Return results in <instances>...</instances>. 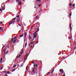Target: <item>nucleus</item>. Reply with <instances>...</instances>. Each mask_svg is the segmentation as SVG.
Listing matches in <instances>:
<instances>
[{
  "label": "nucleus",
  "instance_id": "nucleus-27",
  "mask_svg": "<svg viewBox=\"0 0 76 76\" xmlns=\"http://www.w3.org/2000/svg\"><path fill=\"white\" fill-rule=\"evenodd\" d=\"M62 73L63 74H64V71H62Z\"/></svg>",
  "mask_w": 76,
  "mask_h": 76
},
{
  "label": "nucleus",
  "instance_id": "nucleus-57",
  "mask_svg": "<svg viewBox=\"0 0 76 76\" xmlns=\"http://www.w3.org/2000/svg\"><path fill=\"white\" fill-rule=\"evenodd\" d=\"M40 10H41V11H42V10L40 9Z\"/></svg>",
  "mask_w": 76,
  "mask_h": 76
},
{
  "label": "nucleus",
  "instance_id": "nucleus-40",
  "mask_svg": "<svg viewBox=\"0 0 76 76\" xmlns=\"http://www.w3.org/2000/svg\"><path fill=\"white\" fill-rule=\"evenodd\" d=\"M31 36H29V39H31Z\"/></svg>",
  "mask_w": 76,
  "mask_h": 76
},
{
  "label": "nucleus",
  "instance_id": "nucleus-23",
  "mask_svg": "<svg viewBox=\"0 0 76 76\" xmlns=\"http://www.w3.org/2000/svg\"><path fill=\"white\" fill-rule=\"evenodd\" d=\"M27 59V58H26V59H25V58H24V62H25L26 60V59Z\"/></svg>",
  "mask_w": 76,
  "mask_h": 76
},
{
  "label": "nucleus",
  "instance_id": "nucleus-59",
  "mask_svg": "<svg viewBox=\"0 0 76 76\" xmlns=\"http://www.w3.org/2000/svg\"><path fill=\"white\" fill-rule=\"evenodd\" d=\"M25 1V0H23V1Z\"/></svg>",
  "mask_w": 76,
  "mask_h": 76
},
{
  "label": "nucleus",
  "instance_id": "nucleus-12",
  "mask_svg": "<svg viewBox=\"0 0 76 76\" xmlns=\"http://www.w3.org/2000/svg\"><path fill=\"white\" fill-rule=\"evenodd\" d=\"M16 69H12V72H14V71H15V70Z\"/></svg>",
  "mask_w": 76,
  "mask_h": 76
},
{
  "label": "nucleus",
  "instance_id": "nucleus-32",
  "mask_svg": "<svg viewBox=\"0 0 76 76\" xmlns=\"http://www.w3.org/2000/svg\"><path fill=\"white\" fill-rule=\"evenodd\" d=\"M4 52H6V50H5V49L4 50Z\"/></svg>",
  "mask_w": 76,
  "mask_h": 76
},
{
  "label": "nucleus",
  "instance_id": "nucleus-7",
  "mask_svg": "<svg viewBox=\"0 0 76 76\" xmlns=\"http://www.w3.org/2000/svg\"><path fill=\"white\" fill-rule=\"evenodd\" d=\"M72 24H71L69 26V28H70L71 29H72Z\"/></svg>",
  "mask_w": 76,
  "mask_h": 76
},
{
  "label": "nucleus",
  "instance_id": "nucleus-64",
  "mask_svg": "<svg viewBox=\"0 0 76 76\" xmlns=\"http://www.w3.org/2000/svg\"><path fill=\"white\" fill-rule=\"evenodd\" d=\"M34 25H35V24H34Z\"/></svg>",
  "mask_w": 76,
  "mask_h": 76
},
{
  "label": "nucleus",
  "instance_id": "nucleus-60",
  "mask_svg": "<svg viewBox=\"0 0 76 76\" xmlns=\"http://www.w3.org/2000/svg\"><path fill=\"white\" fill-rule=\"evenodd\" d=\"M70 39H72V38H71V37H70Z\"/></svg>",
  "mask_w": 76,
  "mask_h": 76
},
{
  "label": "nucleus",
  "instance_id": "nucleus-38",
  "mask_svg": "<svg viewBox=\"0 0 76 76\" xmlns=\"http://www.w3.org/2000/svg\"><path fill=\"white\" fill-rule=\"evenodd\" d=\"M76 47H75L74 48V50H76Z\"/></svg>",
  "mask_w": 76,
  "mask_h": 76
},
{
  "label": "nucleus",
  "instance_id": "nucleus-9",
  "mask_svg": "<svg viewBox=\"0 0 76 76\" xmlns=\"http://www.w3.org/2000/svg\"><path fill=\"white\" fill-rule=\"evenodd\" d=\"M21 3V1H20L18 2L19 5H20Z\"/></svg>",
  "mask_w": 76,
  "mask_h": 76
},
{
  "label": "nucleus",
  "instance_id": "nucleus-45",
  "mask_svg": "<svg viewBox=\"0 0 76 76\" xmlns=\"http://www.w3.org/2000/svg\"><path fill=\"white\" fill-rule=\"evenodd\" d=\"M1 10H2V9H0V12H1Z\"/></svg>",
  "mask_w": 76,
  "mask_h": 76
},
{
  "label": "nucleus",
  "instance_id": "nucleus-24",
  "mask_svg": "<svg viewBox=\"0 0 76 76\" xmlns=\"http://www.w3.org/2000/svg\"><path fill=\"white\" fill-rule=\"evenodd\" d=\"M16 40H15L13 42V43L15 44V42H16Z\"/></svg>",
  "mask_w": 76,
  "mask_h": 76
},
{
  "label": "nucleus",
  "instance_id": "nucleus-47",
  "mask_svg": "<svg viewBox=\"0 0 76 76\" xmlns=\"http://www.w3.org/2000/svg\"><path fill=\"white\" fill-rule=\"evenodd\" d=\"M34 67H35V64H34Z\"/></svg>",
  "mask_w": 76,
  "mask_h": 76
},
{
  "label": "nucleus",
  "instance_id": "nucleus-35",
  "mask_svg": "<svg viewBox=\"0 0 76 76\" xmlns=\"http://www.w3.org/2000/svg\"><path fill=\"white\" fill-rule=\"evenodd\" d=\"M12 39V40H11V41H12V42H13V39Z\"/></svg>",
  "mask_w": 76,
  "mask_h": 76
},
{
  "label": "nucleus",
  "instance_id": "nucleus-39",
  "mask_svg": "<svg viewBox=\"0 0 76 76\" xmlns=\"http://www.w3.org/2000/svg\"><path fill=\"white\" fill-rule=\"evenodd\" d=\"M8 53V51H7V52L6 53V54H7Z\"/></svg>",
  "mask_w": 76,
  "mask_h": 76
},
{
  "label": "nucleus",
  "instance_id": "nucleus-52",
  "mask_svg": "<svg viewBox=\"0 0 76 76\" xmlns=\"http://www.w3.org/2000/svg\"><path fill=\"white\" fill-rule=\"evenodd\" d=\"M34 38H33V39L32 40V41H34Z\"/></svg>",
  "mask_w": 76,
  "mask_h": 76
},
{
  "label": "nucleus",
  "instance_id": "nucleus-49",
  "mask_svg": "<svg viewBox=\"0 0 76 76\" xmlns=\"http://www.w3.org/2000/svg\"><path fill=\"white\" fill-rule=\"evenodd\" d=\"M36 66H37V67L38 66V65H37V64L36 65Z\"/></svg>",
  "mask_w": 76,
  "mask_h": 76
},
{
  "label": "nucleus",
  "instance_id": "nucleus-37",
  "mask_svg": "<svg viewBox=\"0 0 76 76\" xmlns=\"http://www.w3.org/2000/svg\"><path fill=\"white\" fill-rule=\"evenodd\" d=\"M5 76H8V75H7V74H6L5 75Z\"/></svg>",
  "mask_w": 76,
  "mask_h": 76
},
{
  "label": "nucleus",
  "instance_id": "nucleus-20",
  "mask_svg": "<svg viewBox=\"0 0 76 76\" xmlns=\"http://www.w3.org/2000/svg\"><path fill=\"white\" fill-rule=\"evenodd\" d=\"M34 42H31V45H32V44H33V43H34Z\"/></svg>",
  "mask_w": 76,
  "mask_h": 76
},
{
  "label": "nucleus",
  "instance_id": "nucleus-29",
  "mask_svg": "<svg viewBox=\"0 0 76 76\" xmlns=\"http://www.w3.org/2000/svg\"><path fill=\"white\" fill-rule=\"evenodd\" d=\"M19 1V0H16V1L17 2H18V1Z\"/></svg>",
  "mask_w": 76,
  "mask_h": 76
},
{
  "label": "nucleus",
  "instance_id": "nucleus-43",
  "mask_svg": "<svg viewBox=\"0 0 76 76\" xmlns=\"http://www.w3.org/2000/svg\"><path fill=\"white\" fill-rule=\"evenodd\" d=\"M75 6V4H73V6L74 7V6Z\"/></svg>",
  "mask_w": 76,
  "mask_h": 76
},
{
  "label": "nucleus",
  "instance_id": "nucleus-22",
  "mask_svg": "<svg viewBox=\"0 0 76 76\" xmlns=\"http://www.w3.org/2000/svg\"><path fill=\"white\" fill-rule=\"evenodd\" d=\"M23 52H21L20 53V54H23Z\"/></svg>",
  "mask_w": 76,
  "mask_h": 76
},
{
  "label": "nucleus",
  "instance_id": "nucleus-19",
  "mask_svg": "<svg viewBox=\"0 0 76 76\" xmlns=\"http://www.w3.org/2000/svg\"><path fill=\"white\" fill-rule=\"evenodd\" d=\"M27 45V43L26 42L25 44V47H26V46Z\"/></svg>",
  "mask_w": 76,
  "mask_h": 76
},
{
  "label": "nucleus",
  "instance_id": "nucleus-36",
  "mask_svg": "<svg viewBox=\"0 0 76 76\" xmlns=\"http://www.w3.org/2000/svg\"><path fill=\"white\" fill-rule=\"evenodd\" d=\"M50 72H48L47 74V75H48V74H49V73H50Z\"/></svg>",
  "mask_w": 76,
  "mask_h": 76
},
{
  "label": "nucleus",
  "instance_id": "nucleus-15",
  "mask_svg": "<svg viewBox=\"0 0 76 76\" xmlns=\"http://www.w3.org/2000/svg\"><path fill=\"white\" fill-rule=\"evenodd\" d=\"M54 69H53L52 71V73H53L54 72Z\"/></svg>",
  "mask_w": 76,
  "mask_h": 76
},
{
  "label": "nucleus",
  "instance_id": "nucleus-62",
  "mask_svg": "<svg viewBox=\"0 0 76 76\" xmlns=\"http://www.w3.org/2000/svg\"><path fill=\"white\" fill-rule=\"evenodd\" d=\"M31 28H32V27H31Z\"/></svg>",
  "mask_w": 76,
  "mask_h": 76
},
{
  "label": "nucleus",
  "instance_id": "nucleus-31",
  "mask_svg": "<svg viewBox=\"0 0 76 76\" xmlns=\"http://www.w3.org/2000/svg\"><path fill=\"white\" fill-rule=\"evenodd\" d=\"M3 23V22L2 21H1L0 22V23H1V24Z\"/></svg>",
  "mask_w": 76,
  "mask_h": 76
},
{
  "label": "nucleus",
  "instance_id": "nucleus-13",
  "mask_svg": "<svg viewBox=\"0 0 76 76\" xmlns=\"http://www.w3.org/2000/svg\"><path fill=\"white\" fill-rule=\"evenodd\" d=\"M16 19V17L15 18H14L12 19V20H15Z\"/></svg>",
  "mask_w": 76,
  "mask_h": 76
},
{
  "label": "nucleus",
  "instance_id": "nucleus-26",
  "mask_svg": "<svg viewBox=\"0 0 76 76\" xmlns=\"http://www.w3.org/2000/svg\"><path fill=\"white\" fill-rule=\"evenodd\" d=\"M72 5V3H70L69 5V6H71Z\"/></svg>",
  "mask_w": 76,
  "mask_h": 76
},
{
  "label": "nucleus",
  "instance_id": "nucleus-18",
  "mask_svg": "<svg viewBox=\"0 0 76 76\" xmlns=\"http://www.w3.org/2000/svg\"><path fill=\"white\" fill-rule=\"evenodd\" d=\"M3 67H0V70H2V69H3Z\"/></svg>",
  "mask_w": 76,
  "mask_h": 76
},
{
  "label": "nucleus",
  "instance_id": "nucleus-61",
  "mask_svg": "<svg viewBox=\"0 0 76 76\" xmlns=\"http://www.w3.org/2000/svg\"><path fill=\"white\" fill-rule=\"evenodd\" d=\"M40 62H41V61H40Z\"/></svg>",
  "mask_w": 76,
  "mask_h": 76
},
{
  "label": "nucleus",
  "instance_id": "nucleus-3",
  "mask_svg": "<svg viewBox=\"0 0 76 76\" xmlns=\"http://www.w3.org/2000/svg\"><path fill=\"white\" fill-rule=\"evenodd\" d=\"M36 72V71L35 70V69H33V70L32 71V72H34V74L35 73V72Z\"/></svg>",
  "mask_w": 76,
  "mask_h": 76
},
{
  "label": "nucleus",
  "instance_id": "nucleus-42",
  "mask_svg": "<svg viewBox=\"0 0 76 76\" xmlns=\"http://www.w3.org/2000/svg\"><path fill=\"white\" fill-rule=\"evenodd\" d=\"M26 41V40L25 39V38L24 40V42H25V41Z\"/></svg>",
  "mask_w": 76,
  "mask_h": 76
},
{
  "label": "nucleus",
  "instance_id": "nucleus-25",
  "mask_svg": "<svg viewBox=\"0 0 76 76\" xmlns=\"http://www.w3.org/2000/svg\"><path fill=\"white\" fill-rule=\"evenodd\" d=\"M18 25L19 26H21V25H20V24L19 23L18 24Z\"/></svg>",
  "mask_w": 76,
  "mask_h": 76
},
{
  "label": "nucleus",
  "instance_id": "nucleus-44",
  "mask_svg": "<svg viewBox=\"0 0 76 76\" xmlns=\"http://www.w3.org/2000/svg\"><path fill=\"white\" fill-rule=\"evenodd\" d=\"M4 46H3V47H2V49H3V48H4Z\"/></svg>",
  "mask_w": 76,
  "mask_h": 76
},
{
  "label": "nucleus",
  "instance_id": "nucleus-55",
  "mask_svg": "<svg viewBox=\"0 0 76 76\" xmlns=\"http://www.w3.org/2000/svg\"><path fill=\"white\" fill-rule=\"evenodd\" d=\"M63 58H62V59H63V58H64V57H63Z\"/></svg>",
  "mask_w": 76,
  "mask_h": 76
},
{
  "label": "nucleus",
  "instance_id": "nucleus-54",
  "mask_svg": "<svg viewBox=\"0 0 76 76\" xmlns=\"http://www.w3.org/2000/svg\"><path fill=\"white\" fill-rule=\"evenodd\" d=\"M63 76H65V74H64V75H63Z\"/></svg>",
  "mask_w": 76,
  "mask_h": 76
},
{
  "label": "nucleus",
  "instance_id": "nucleus-14",
  "mask_svg": "<svg viewBox=\"0 0 76 76\" xmlns=\"http://www.w3.org/2000/svg\"><path fill=\"white\" fill-rule=\"evenodd\" d=\"M40 0H37L36 2V3H37L38 1H40Z\"/></svg>",
  "mask_w": 76,
  "mask_h": 76
},
{
  "label": "nucleus",
  "instance_id": "nucleus-17",
  "mask_svg": "<svg viewBox=\"0 0 76 76\" xmlns=\"http://www.w3.org/2000/svg\"><path fill=\"white\" fill-rule=\"evenodd\" d=\"M23 64H21L20 66V67H23Z\"/></svg>",
  "mask_w": 76,
  "mask_h": 76
},
{
  "label": "nucleus",
  "instance_id": "nucleus-16",
  "mask_svg": "<svg viewBox=\"0 0 76 76\" xmlns=\"http://www.w3.org/2000/svg\"><path fill=\"white\" fill-rule=\"evenodd\" d=\"M7 74H9V73H10V72H9V71H7Z\"/></svg>",
  "mask_w": 76,
  "mask_h": 76
},
{
  "label": "nucleus",
  "instance_id": "nucleus-6",
  "mask_svg": "<svg viewBox=\"0 0 76 76\" xmlns=\"http://www.w3.org/2000/svg\"><path fill=\"white\" fill-rule=\"evenodd\" d=\"M63 70V69H61L59 70L60 72H62Z\"/></svg>",
  "mask_w": 76,
  "mask_h": 76
},
{
  "label": "nucleus",
  "instance_id": "nucleus-46",
  "mask_svg": "<svg viewBox=\"0 0 76 76\" xmlns=\"http://www.w3.org/2000/svg\"><path fill=\"white\" fill-rule=\"evenodd\" d=\"M39 7H40L41 6V4L39 5Z\"/></svg>",
  "mask_w": 76,
  "mask_h": 76
},
{
  "label": "nucleus",
  "instance_id": "nucleus-10",
  "mask_svg": "<svg viewBox=\"0 0 76 76\" xmlns=\"http://www.w3.org/2000/svg\"><path fill=\"white\" fill-rule=\"evenodd\" d=\"M20 16H19V15H17V16L16 17V18H19Z\"/></svg>",
  "mask_w": 76,
  "mask_h": 76
},
{
  "label": "nucleus",
  "instance_id": "nucleus-56",
  "mask_svg": "<svg viewBox=\"0 0 76 76\" xmlns=\"http://www.w3.org/2000/svg\"><path fill=\"white\" fill-rule=\"evenodd\" d=\"M31 45V44H29V45Z\"/></svg>",
  "mask_w": 76,
  "mask_h": 76
},
{
  "label": "nucleus",
  "instance_id": "nucleus-1",
  "mask_svg": "<svg viewBox=\"0 0 76 76\" xmlns=\"http://www.w3.org/2000/svg\"><path fill=\"white\" fill-rule=\"evenodd\" d=\"M39 28H37V31H36L34 33V34L33 35V36H34L33 39H35V38L37 37V35H38V33H37V32H38L39 31Z\"/></svg>",
  "mask_w": 76,
  "mask_h": 76
},
{
  "label": "nucleus",
  "instance_id": "nucleus-28",
  "mask_svg": "<svg viewBox=\"0 0 76 76\" xmlns=\"http://www.w3.org/2000/svg\"><path fill=\"white\" fill-rule=\"evenodd\" d=\"M2 10H4V8L3 7Z\"/></svg>",
  "mask_w": 76,
  "mask_h": 76
},
{
  "label": "nucleus",
  "instance_id": "nucleus-30",
  "mask_svg": "<svg viewBox=\"0 0 76 76\" xmlns=\"http://www.w3.org/2000/svg\"><path fill=\"white\" fill-rule=\"evenodd\" d=\"M71 16H72V14H70L69 16L70 17Z\"/></svg>",
  "mask_w": 76,
  "mask_h": 76
},
{
  "label": "nucleus",
  "instance_id": "nucleus-34",
  "mask_svg": "<svg viewBox=\"0 0 76 76\" xmlns=\"http://www.w3.org/2000/svg\"><path fill=\"white\" fill-rule=\"evenodd\" d=\"M26 70H28V68L27 66L26 68Z\"/></svg>",
  "mask_w": 76,
  "mask_h": 76
},
{
  "label": "nucleus",
  "instance_id": "nucleus-58",
  "mask_svg": "<svg viewBox=\"0 0 76 76\" xmlns=\"http://www.w3.org/2000/svg\"><path fill=\"white\" fill-rule=\"evenodd\" d=\"M19 42V41H17V42Z\"/></svg>",
  "mask_w": 76,
  "mask_h": 76
},
{
  "label": "nucleus",
  "instance_id": "nucleus-41",
  "mask_svg": "<svg viewBox=\"0 0 76 76\" xmlns=\"http://www.w3.org/2000/svg\"><path fill=\"white\" fill-rule=\"evenodd\" d=\"M23 51H24V50H22V52H23Z\"/></svg>",
  "mask_w": 76,
  "mask_h": 76
},
{
  "label": "nucleus",
  "instance_id": "nucleus-51",
  "mask_svg": "<svg viewBox=\"0 0 76 76\" xmlns=\"http://www.w3.org/2000/svg\"><path fill=\"white\" fill-rule=\"evenodd\" d=\"M1 27H0V29H1Z\"/></svg>",
  "mask_w": 76,
  "mask_h": 76
},
{
  "label": "nucleus",
  "instance_id": "nucleus-8",
  "mask_svg": "<svg viewBox=\"0 0 76 76\" xmlns=\"http://www.w3.org/2000/svg\"><path fill=\"white\" fill-rule=\"evenodd\" d=\"M20 56H21V55H19L18 57L17 56L16 58H19Z\"/></svg>",
  "mask_w": 76,
  "mask_h": 76
},
{
  "label": "nucleus",
  "instance_id": "nucleus-21",
  "mask_svg": "<svg viewBox=\"0 0 76 76\" xmlns=\"http://www.w3.org/2000/svg\"><path fill=\"white\" fill-rule=\"evenodd\" d=\"M16 65H15L13 66V67H16Z\"/></svg>",
  "mask_w": 76,
  "mask_h": 76
},
{
  "label": "nucleus",
  "instance_id": "nucleus-53",
  "mask_svg": "<svg viewBox=\"0 0 76 76\" xmlns=\"http://www.w3.org/2000/svg\"><path fill=\"white\" fill-rule=\"evenodd\" d=\"M38 41H36V43H38Z\"/></svg>",
  "mask_w": 76,
  "mask_h": 76
},
{
  "label": "nucleus",
  "instance_id": "nucleus-4",
  "mask_svg": "<svg viewBox=\"0 0 76 76\" xmlns=\"http://www.w3.org/2000/svg\"><path fill=\"white\" fill-rule=\"evenodd\" d=\"M17 23H19V21H20V19L19 18H18L17 19Z\"/></svg>",
  "mask_w": 76,
  "mask_h": 76
},
{
  "label": "nucleus",
  "instance_id": "nucleus-5",
  "mask_svg": "<svg viewBox=\"0 0 76 76\" xmlns=\"http://www.w3.org/2000/svg\"><path fill=\"white\" fill-rule=\"evenodd\" d=\"M26 35H27V34H26V33L25 32L24 34V38H26Z\"/></svg>",
  "mask_w": 76,
  "mask_h": 76
},
{
  "label": "nucleus",
  "instance_id": "nucleus-11",
  "mask_svg": "<svg viewBox=\"0 0 76 76\" xmlns=\"http://www.w3.org/2000/svg\"><path fill=\"white\" fill-rule=\"evenodd\" d=\"M23 36V34L20 35V37H22Z\"/></svg>",
  "mask_w": 76,
  "mask_h": 76
},
{
  "label": "nucleus",
  "instance_id": "nucleus-2",
  "mask_svg": "<svg viewBox=\"0 0 76 76\" xmlns=\"http://www.w3.org/2000/svg\"><path fill=\"white\" fill-rule=\"evenodd\" d=\"M15 20L12 21L11 22H10V24H12V23H13V24H14V23H15Z\"/></svg>",
  "mask_w": 76,
  "mask_h": 76
},
{
  "label": "nucleus",
  "instance_id": "nucleus-33",
  "mask_svg": "<svg viewBox=\"0 0 76 76\" xmlns=\"http://www.w3.org/2000/svg\"><path fill=\"white\" fill-rule=\"evenodd\" d=\"M38 16H37L36 17V19H38Z\"/></svg>",
  "mask_w": 76,
  "mask_h": 76
},
{
  "label": "nucleus",
  "instance_id": "nucleus-50",
  "mask_svg": "<svg viewBox=\"0 0 76 76\" xmlns=\"http://www.w3.org/2000/svg\"><path fill=\"white\" fill-rule=\"evenodd\" d=\"M34 8H35V9H36L37 8V7H35Z\"/></svg>",
  "mask_w": 76,
  "mask_h": 76
},
{
  "label": "nucleus",
  "instance_id": "nucleus-48",
  "mask_svg": "<svg viewBox=\"0 0 76 76\" xmlns=\"http://www.w3.org/2000/svg\"><path fill=\"white\" fill-rule=\"evenodd\" d=\"M32 64H34V63H34V62H32Z\"/></svg>",
  "mask_w": 76,
  "mask_h": 76
},
{
  "label": "nucleus",
  "instance_id": "nucleus-63",
  "mask_svg": "<svg viewBox=\"0 0 76 76\" xmlns=\"http://www.w3.org/2000/svg\"><path fill=\"white\" fill-rule=\"evenodd\" d=\"M27 56H28V55Z\"/></svg>",
  "mask_w": 76,
  "mask_h": 76
}]
</instances>
